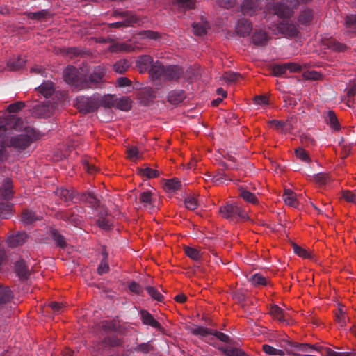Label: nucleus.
Instances as JSON below:
<instances>
[{"mask_svg":"<svg viewBox=\"0 0 356 356\" xmlns=\"http://www.w3.org/2000/svg\"><path fill=\"white\" fill-rule=\"evenodd\" d=\"M219 213L222 218L234 223L248 219L247 212L235 202H227L222 205L219 209Z\"/></svg>","mask_w":356,"mask_h":356,"instance_id":"1","label":"nucleus"},{"mask_svg":"<svg viewBox=\"0 0 356 356\" xmlns=\"http://www.w3.org/2000/svg\"><path fill=\"white\" fill-rule=\"evenodd\" d=\"M298 0H282L280 3L275 4L273 10L275 15L282 19L289 18L293 9L298 5Z\"/></svg>","mask_w":356,"mask_h":356,"instance_id":"2","label":"nucleus"},{"mask_svg":"<svg viewBox=\"0 0 356 356\" xmlns=\"http://www.w3.org/2000/svg\"><path fill=\"white\" fill-rule=\"evenodd\" d=\"M114 16L120 17L122 21L109 24V26L111 28L120 29L121 27L133 26L134 24H138L140 21V19L129 11L115 10Z\"/></svg>","mask_w":356,"mask_h":356,"instance_id":"3","label":"nucleus"},{"mask_svg":"<svg viewBox=\"0 0 356 356\" xmlns=\"http://www.w3.org/2000/svg\"><path fill=\"white\" fill-rule=\"evenodd\" d=\"M76 106L83 113H92L98 108L95 95L90 97H78L76 99Z\"/></svg>","mask_w":356,"mask_h":356,"instance_id":"4","label":"nucleus"},{"mask_svg":"<svg viewBox=\"0 0 356 356\" xmlns=\"http://www.w3.org/2000/svg\"><path fill=\"white\" fill-rule=\"evenodd\" d=\"M106 74V70L103 67L96 66L94 67L92 73L88 76L82 88H95L96 86L103 81Z\"/></svg>","mask_w":356,"mask_h":356,"instance_id":"5","label":"nucleus"},{"mask_svg":"<svg viewBox=\"0 0 356 356\" xmlns=\"http://www.w3.org/2000/svg\"><path fill=\"white\" fill-rule=\"evenodd\" d=\"M54 106L49 101L35 105L32 108V114L39 118H47L52 113Z\"/></svg>","mask_w":356,"mask_h":356,"instance_id":"6","label":"nucleus"},{"mask_svg":"<svg viewBox=\"0 0 356 356\" xmlns=\"http://www.w3.org/2000/svg\"><path fill=\"white\" fill-rule=\"evenodd\" d=\"M262 8L259 0H244L241 6V11L244 15L252 16Z\"/></svg>","mask_w":356,"mask_h":356,"instance_id":"7","label":"nucleus"},{"mask_svg":"<svg viewBox=\"0 0 356 356\" xmlns=\"http://www.w3.org/2000/svg\"><path fill=\"white\" fill-rule=\"evenodd\" d=\"M32 143V138L27 134H19L12 137L10 146L18 149H25Z\"/></svg>","mask_w":356,"mask_h":356,"instance_id":"8","label":"nucleus"},{"mask_svg":"<svg viewBox=\"0 0 356 356\" xmlns=\"http://www.w3.org/2000/svg\"><path fill=\"white\" fill-rule=\"evenodd\" d=\"M184 73L182 67L178 65H167L165 67L163 81H178Z\"/></svg>","mask_w":356,"mask_h":356,"instance_id":"9","label":"nucleus"},{"mask_svg":"<svg viewBox=\"0 0 356 356\" xmlns=\"http://www.w3.org/2000/svg\"><path fill=\"white\" fill-rule=\"evenodd\" d=\"M252 31V24L250 20L245 18L238 20L235 26V31L238 35L245 38L249 35Z\"/></svg>","mask_w":356,"mask_h":356,"instance_id":"10","label":"nucleus"},{"mask_svg":"<svg viewBox=\"0 0 356 356\" xmlns=\"http://www.w3.org/2000/svg\"><path fill=\"white\" fill-rule=\"evenodd\" d=\"M63 76L64 80L67 83L78 87L79 76L78 71L76 67L73 66L67 67L64 71Z\"/></svg>","mask_w":356,"mask_h":356,"instance_id":"11","label":"nucleus"},{"mask_svg":"<svg viewBox=\"0 0 356 356\" xmlns=\"http://www.w3.org/2000/svg\"><path fill=\"white\" fill-rule=\"evenodd\" d=\"M153 58L149 55L140 56L136 60V67L140 73L149 72V70L154 64Z\"/></svg>","mask_w":356,"mask_h":356,"instance_id":"12","label":"nucleus"},{"mask_svg":"<svg viewBox=\"0 0 356 356\" xmlns=\"http://www.w3.org/2000/svg\"><path fill=\"white\" fill-rule=\"evenodd\" d=\"M165 67L160 61L154 62L149 70V76L153 80L163 79Z\"/></svg>","mask_w":356,"mask_h":356,"instance_id":"13","label":"nucleus"},{"mask_svg":"<svg viewBox=\"0 0 356 356\" xmlns=\"http://www.w3.org/2000/svg\"><path fill=\"white\" fill-rule=\"evenodd\" d=\"M213 347L221 351L227 356H248V355L238 348L229 346H224L222 345L217 346L215 343H210Z\"/></svg>","mask_w":356,"mask_h":356,"instance_id":"14","label":"nucleus"},{"mask_svg":"<svg viewBox=\"0 0 356 356\" xmlns=\"http://www.w3.org/2000/svg\"><path fill=\"white\" fill-rule=\"evenodd\" d=\"M27 238V234L25 232H17L9 236L7 238V243L11 248H15L22 245Z\"/></svg>","mask_w":356,"mask_h":356,"instance_id":"15","label":"nucleus"},{"mask_svg":"<svg viewBox=\"0 0 356 356\" xmlns=\"http://www.w3.org/2000/svg\"><path fill=\"white\" fill-rule=\"evenodd\" d=\"M314 12L312 8L305 7L300 13L298 22L299 25L308 26L314 19Z\"/></svg>","mask_w":356,"mask_h":356,"instance_id":"16","label":"nucleus"},{"mask_svg":"<svg viewBox=\"0 0 356 356\" xmlns=\"http://www.w3.org/2000/svg\"><path fill=\"white\" fill-rule=\"evenodd\" d=\"M269 36L263 30H255L252 36V42L257 47H264L267 44Z\"/></svg>","mask_w":356,"mask_h":356,"instance_id":"17","label":"nucleus"},{"mask_svg":"<svg viewBox=\"0 0 356 356\" xmlns=\"http://www.w3.org/2000/svg\"><path fill=\"white\" fill-rule=\"evenodd\" d=\"M97 108L103 106L106 108H112L115 106V96L113 95H95Z\"/></svg>","mask_w":356,"mask_h":356,"instance_id":"18","label":"nucleus"},{"mask_svg":"<svg viewBox=\"0 0 356 356\" xmlns=\"http://www.w3.org/2000/svg\"><path fill=\"white\" fill-rule=\"evenodd\" d=\"M140 319L144 325H149L154 328L161 329V323L147 311L143 309L140 312Z\"/></svg>","mask_w":356,"mask_h":356,"instance_id":"19","label":"nucleus"},{"mask_svg":"<svg viewBox=\"0 0 356 356\" xmlns=\"http://www.w3.org/2000/svg\"><path fill=\"white\" fill-rule=\"evenodd\" d=\"M186 95L184 90H173L168 95V101L174 105H178L186 98Z\"/></svg>","mask_w":356,"mask_h":356,"instance_id":"20","label":"nucleus"},{"mask_svg":"<svg viewBox=\"0 0 356 356\" xmlns=\"http://www.w3.org/2000/svg\"><path fill=\"white\" fill-rule=\"evenodd\" d=\"M13 183L10 179H6L0 187V196L5 200H8L13 197Z\"/></svg>","mask_w":356,"mask_h":356,"instance_id":"21","label":"nucleus"},{"mask_svg":"<svg viewBox=\"0 0 356 356\" xmlns=\"http://www.w3.org/2000/svg\"><path fill=\"white\" fill-rule=\"evenodd\" d=\"M15 270L21 280H26L29 276V268L23 259L16 261Z\"/></svg>","mask_w":356,"mask_h":356,"instance_id":"22","label":"nucleus"},{"mask_svg":"<svg viewBox=\"0 0 356 356\" xmlns=\"http://www.w3.org/2000/svg\"><path fill=\"white\" fill-rule=\"evenodd\" d=\"M324 118L326 123L334 131H339L341 129L339 122L334 111H327L325 113Z\"/></svg>","mask_w":356,"mask_h":356,"instance_id":"23","label":"nucleus"},{"mask_svg":"<svg viewBox=\"0 0 356 356\" xmlns=\"http://www.w3.org/2000/svg\"><path fill=\"white\" fill-rule=\"evenodd\" d=\"M97 225L105 230H108L111 227V222L108 217V213L106 210L99 212L96 220Z\"/></svg>","mask_w":356,"mask_h":356,"instance_id":"24","label":"nucleus"},{"mask_svg":"<svg viewBox=\"0 0 356 356\" xmlns=\"http://www.w3.org/2000/svg\"><path fill=\"white\" fill-rule=\"evenodd\" d=\"M36 89L46 98L51 96L55 91L54 83L49 81L44 82Z\"/></svg>","mask_w":356,"mask_h":356,"instance_id":"25","label":"nucleus"},{"mask_svg":"<svg viewBox=\"0 0 356 356\" xmlns=\"http://www.w3.org/2000/svg\"><path fill=\"white\" fill-rule=\"evenodd\" d=\"M138 201L140 204H143V206L148 209H152L154 207L152 205V194L149 191H143L140 193L138 195Z\"/></svg>","mask_w":356,"mask_h":356,"instance_id":"26","label":"nucleus"},{"mask_svg":"<svg viewBox=\"0 0 356 356\" xmlns=\"http://www.w3.org/2000/svg\"><path fill=\"white\" fill-rule=\"evenodd\" d=\"M328 49L336 52H344L348 49V47L335 39L330 38L325 43Z\"/></svg>","mask_w":356,"mask_h":356,"instance_id":"27","label":"nucleus"},{"mask_svg":"<svg viewBox=\"0 0 356 356\" xmlns=\"http://www.w3.org/2000/svg\"><path fill=\"white\" fill-rule=\"evenodd\" d=\"M282 198L284 202L293 207H298V201L296 199V195L290 189H285L282 195Z\"/></svg>","mask_w":356,"mask_h":356,"instance_id":"28","label":"nucleus"},{"mask_svg":"<svg viewBox=\"0 0 356 356\" xmlns=\"http://www.w3.org/2000/svg\"><path fill=\"white\" fill-rule=\"evenodd\" d=\"M22 221L25 225H30L32 224L33 222L39 220V217L35 214V212L25 209L22 213L21 216Z\"/></svg>","mask_w":356,"mask_h":356,"instance_id":"29","label":"nucleus"},{"mask_svg":"<svg viewBox=\"0 0 356 356\" xmlns=\"http://www.w3.org/2000/svg\"><path fill=\"white\" fill-rule=\"evenodd\" d=\"M26 63V60L21 57L18 56L17 58H13L10 59L8 62V67L12 71H17L22 69Z\"/></svg>","mask_w":356,"mask_h":356,"instance_id":"30","label":"nucleus"},{"mask_svg":"<svg viewBox=\"0 0 356 356\" xmlns=\"http://www.w3.org/2000/svg\"><path fill=\"white\" fill-rule=\"evenodd\" d=\"M80 200L89 204L92 208H96L99 206V200L92 193H84L81 195Z\"/></svg>","mask_w":356,"mask_h":356,"instance_id":"31","label":"nucleus"},{"mask_svg":"<svg viewBox=\"0 0 356 356\" xmlns=\"http://www.w3.org/2000/svg\"><path fill=\"white\" fill-rule=\"evenodd\" d=\"M131 63L127 59H121L113 65V70L118 74H123L129 70Z\"/></svg>","mask_w":356,"mask_h":356,"instance_id":"32","label":"nucleus"},{"mask_svg":"<svg viewBox=\"0 0 356 356\" xmlns=\"http://www.w3.org/2000/svg\"><path fill=\"white\" fill-rule=\"evenodd\" d=\"M114 107L121 111H127L130 110L131 108V102L129 99L127 97L118 99L115 97V102Z\"/></svg>","mask_w":356,"mask_h":356,"instance_id":"33","label":"nucleus"},{"mask_svg":"<svg viewBox=\"0 0 356 356\" xmlns=\"http://www.w3.org/2000/svg\"><path fill=\"white\" fill-rule=\"evenodd\" d=\"M181 187V181L176 178L168 179L164 186L165 190L168 193H174Z\"/></svg>","mask_w":356,"mask_h":356,"instance_id":"34","label":"nucleus"},{"mask_svg":"<svg viewBox=\"0 0 356 356\" xmlns=\"http://www.w3.org/2000/svg\"><path fill=\"white\" fill-rule=\"evenodd\" d=\"M13 298V293L8 286L0 285V305L6 304Z\"/></svg>","mask_w":356,"mask_h":356,"instance_id":"35","label":"nucleus"},{"mask_svg":"<svg viewBox=\"0 0 356 356\" xmlns=\"http://www.w3.org/2000/svg\"><path fill=\"white\" fill-rule=\"evenodd\" d=\"M56 194L65 202L72 201L74 198V193L67 188H58L56 191Z\"/></svg>","mask_w":356,"mask_h":356,"instance_id":"36","label":"nucleus"},{"mask_svg":"<svg viewBox=\"0 0 356 356\" xmlns=\"http://www.w3.org/2000/svg\"><path fill=\"white\" fill-rule=\"evenodd\" d=\"M29 19L42 20L50 16V13L48 10H42L38 12H29L26 13Z\"/></svg>","mask_w":356,"mask_h":356,"instance_id":"37","label":"nucleus"},{"mask_svg":"<svg viewBox=\"0 0 356 356\" xmlns=\"http://www.w3.org/2000/svg\"><path fill=\"white\" fill-rule=\"evenodd\" d=\"M173 5L185 10L193 9L195 6V0H172Z\"/></svg>","mask_w":356,"mask_h":356,"instance_id":"38","label":"nucleus"},{"mask_svg":"<svg viewBox=\"0 0 356 356\" xmlns=\"http://www.w3.org/2000/svg\"><path fill=\"white\" fill-rule=\"evenodd\" d=\"M134 351L136 353H140L143 354H148L154 350V346L151 344L150 341L147 343H141L138 344L134 348Z\"/></svg>","mask_w":356,"mask_h":356,"instance_id":"39","label":"nucleus"},{"mask_svg":"<svg viewBox=\"0 0 356 356\" xmlns=\"http://www.w3.org/2000/svg\"><path fill=\"white\" fill-rule=\"evenodd\" d=\"M208 24L207 22H198L193 24V30L195 35H204L207 33Z\"/></svg>","mask_w":356,"mask_h":356,"instance_id":"40","label":"nucleus"},{"mask_svg":"<svg viewBox=\"0 0 356 356\" xmlns=\"http://www.w3.org/2000/svg\"><path fill=\"white\" fill-rule=\"evenodd\" d=\"M12 205L8 202H0V218H8L12 215Z\"/></svg>","mask_w":356,"mask_h":356,"instance_id":"41","label":"nucleus"},{"mask_svg":"<svg viewBox=\"0 0 356 356\" xmlns=\"http://www.w3.org/2000/svg\"><path fill=\"white\" fill-rule=\"evenodd\" d=\"M239 195L245 201H246L248 202H250L254 204H257L259 202L256 195L254 193H252L245 189H241Z\"/></svg>","mask_w":356,"mask_h":356,"instance_id":"42","label":"nucleus"},{"mask_svg":"<svg viewBox=\"0 0 356 356\" xmlns=\"http://www.w3.org/2000/svg\"><path fill=\"white\" fill-rule=\"evenodd\" d=\"M270 314L280 322H284L285 316L283 310L277 305H273L271 307L270 310Z\"/></svg>","mask_w":356,"mask_h":356,"instance_id":"43","label":"nucleus"},{"mask_svg":"<svg viewBox=\"0 0 356 356\" xmlns=\"http://www.w3.org/2000/svg\"><path fill=\"white\" fill-rule=\"evenodd\" d=\"M214 330L210 329L205 327L199 326L195 328H193L191 330V332L194 335H200L202 337H207L208 335L213 334V332Z\"/></svg>","mask_w":356,"mask_h":356,"instance_id":"44","label":"nucleus"},{"mask_svg":"<svg viewBox=\"0 0 356 356\" xmlns=\"http://www.w3.org/2000/svg\"><path fill=\"white\" fill-rule=\"evenodd\" d=\"M51 236L57 245L61 248H65L67 246L65 237L61 235L57 230L54 229L51 232Z\"/></svg>","mask_w":356,"mask_h":356,"instance_id":"45","label":"nucleus"},{"mask_svg":"<svg viewBox=\"0 0 356 356\" xmlns=\"http://www.w3.org/2000/svg\"><path fill=\"white\" fill-rule=\"evenodd\" d=\"M263 351L269 355H280L283 356L285 355L284 350L281 349H277L274 347L268 345V344H264L262 346Z\"/></svg>","mask_w":356,"mask_h":356,"instance_id":"46","label":"nucleus"},{"mask_svg":"<svg viewBox=\"0 0 356 356\" xmlns=\"http://www.w3.org/2000/svg\"><path fill=\"white\" fill-rule=\"evenodd\" d=\"M145 289L147 293L151 296V298L153 300H156L158 302L163 301V296L154 287L149 286H147Z\"/></svg>","mask_w":356,"mask_h":356,"instance_id":"47","label":"nucleus"},{"mask_svg":"<svg viewBox=\"0 0 356 356\" xmlns=\"http://www.w3.org/2000/svg\"><path fill=\"white\" fill-rule=\"evenodd\" d=\"M138 171L140 175L145 176L149 179L155 178L159 175V172L158 170L152 169L149 167H146L145 168H139Z\"/></svg>","mask_w":356,"mask_h":356,"instance_id":"48","label":"nucleus"},{"mask_svg":"<svg viewBox=\"0 0 356 356\" xmlns=\"http://www.w3.org/2000/svg\"><path fill=\"white\" fill-rule=\"evenodd\" d=\"M295 154L296 157L303 162L309 163L311 161L308 152L301 147L295 149Z\"/></svg>","mask_w":356,"mask_h":356,"instance_id":"49","label":"nucleus"},{"mask_svg":"<svg viewBox=\"0 0 356 356\" xmlns=\"http://www.w3.org/2000/svg\"><path fill=\"white\" fill-rule=\"evenodd\" d=\"M184 252L185 254L191 259L194 261H198L201 258V255L200 254V252L194 248L189 246L184 247Z\"/></svg>","mask_w":356,"mask_h":356,"instance_id":"50","label":"nucleus"},{"mask_svg":"<svg viewBox=\"0 0 356 356\" xmlns=\"http://www.w3.org/2000/svg\"><path fill=\"white\" fill-rule=\"evenodd\" d=\"M60 218L65 221L72 222L75 224H77L78 222H80L79 216L74 215V212L72 211H66L61 213Z\"/></svg>","mask_w":356,"mask_h":356,"instance_id":"51","label":"nucleus"},{"mask_svg":"<svg viewBox=\"0 0 356 356\" xmlns=\"http://www.w3.org/2000/svg\"><path fill=\"white\" fill-rule=\"evenodd\" d=\"M252 284L255 286H264L267 284L266 278L261 274L256 273L250 280Z\"/></svg>","mask_w":356,"mask_h":356,"instance_id":"52","label":"nucleus"},{"mask_svg":"<svg viewBox=\"0 0 356 356\" xmlns=\"http://www.w3.org/2000/svg\"><path fill=\"white\" fill-rule=\"evenodd\" d=\"M294 252L300 257L305 259H310L312 258L311 254L305 249L299 246L296 243H293L292 245Z\"/></svg>","mask_w":356,"mask_h":356,"instance_id":"53","label":"nucleus"},{"mask_svg":"<svg viewBox=\"0 0 356 356\" xmlns=\"http://www.w3.org/2000/svg\"><path fill=\"white\" fill-rule=\"evenodd\" d=\"M26 104L25 102L22 101L16 102L13 104H11L8 106L7 107V111L8 113H17L20 111H22L24 107Z\"/></svg>","mask_w":356,"mask_h":356,"instance_id":"54","label":"nucleus"},{"mask_svg":"<svg viewBox=\"0 0 356 356\" xmlns=\"http://www.w3.org/2000/svg\"><path fill=\"white\" fill-rule=\"evenodd\" d=\"M103 254H104V259L102 260L100 264L99 265V266L97 268V273L99 275L104 274V273L108 272V270H109V266H108L107 261H106V259L108 257V254L106 252H104Z\"/></svg>","mask_w":356,"mask_h":356,"instance_id":"55","label":"nucleus"},{"mask_svg":"<svg viewBox=\"0 0 356 356\" xmlns=\"http://www.w3.org/2000/svg\"><path fill=\"white\" fill-rule=\"evenodd\" d=\"M184 204L189 210H194L198 206L197 200L193 196H187L184 200Z\"/></svg>","mask_w":356,"mask_h":356,"instance_id":"56","label":"nucleus"},{"mask_svg":"<svg viewBox=\"0 0 356 356\" xmlns=\"http://www.w3.org/2000/svg\"><path fill=\"white\" fill-rule=\"evenodd\" d=\"M314 180L319 184H326L331 179L328 174L318 173L314 176Z\"/></svg>","mask_w":356,"mask_h":356,"instance_id":"57","label":"nucleus"},{"mask_svg":"<svg viewBox=\"0 0 356 356\" xmlns=\"http://www.w3.org/2000/svg\"><path fill=\"white\" fill-rule=\"evenodd\" d=\"M102 328L106 333L115 332L116 323L113 321H104L102 323Z\"/></svg>","mask_w":356,"mask_h":356,"instance_id":"58","label":"nucleus"},{"mask_svg":"<svg viewBox=\"0 0 356 356\" xmlns=\"http://www.w3.org/2000/svg\"><path fill=\"white\" fill-rule=\"evenodd\" d=\"M212 335L216 337L218 339H219L222 342L229 343V344L232 343L230 337L227 334H226L223 332H221L220 331L214 330Z\"/></svg>","mask_w":356,"mask_h":356,"instance_id":"59","label":"nucleus"},{"mask_svg":"<svg viewBox=\"0 0 356 356\" xmlns=\"http://www.w3.org/2000/svg\"><path fill=\"white\" fill-rule=\"evenodd\" d=\"M104 342L106 346L115 347L120 344V339L115 336H108L104 338Z\"/></svg>","mask_w":356,"mask_h":356,"instance_id":"60","label":"nucleus"},{"mask_svg":"<svg viewBox=\"0 0 356 356\" xmlns=\"http://www.w3.org/2000/svg\"><path fill=\"white\" fill-rule=\"evenodd\" d=\"M241 74L234 72H227L223 74V79L227 82H234L241 77Z\"/></svg>","mask_w":356,"mask_h":356,"instance_id":"61","label":"nucleus"},{"mask_svg":"<svg viewBox=\"0 0 356 356\" xmlns=\"http://www.w3.org/2000/svg\"><path fill=\"white\" fill-rule=\"evenodd\" d=\"M127 156L131 160H136L140 157L138 149L136 147H131L127 150Z\"/></svg>","mask_w":356,"mask_h":356,"instance_id":"62","label":"nucleus"},{"mask_svg":"<svg viewBox=\"0 0 356 356\" xmlns=\"http://www.w3.org/2000/svg\"><path fill=\"white\" fill-rule=\"evenodd\" d=\"M129 289L132 293L138 295H140L143 292L142 286L136 282H131L129 284Z\"/></svg>","mask_w":356,"mask_h":356,"instance_id":"63","label":"nucleus"},{"mask_svg":"<svg viewBox=\"0 0 356 356\" xmlns=\"http://www.w3.org/2000/svg\"><path fill=\"white\" fill-rule=\"evenodd\" d=\"M286 72V65H277L273 68V74L276 76H281Z\"/></svg>","mask_w":356,"mask_h":356,"instance_id":"64","label":"nucleus"}]
</instances>
